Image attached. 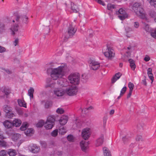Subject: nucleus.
Returning <instances> with one entry per match:
<instances>
[{
	"instance_id": "6ab92c4d",
	"label": "nucleus",
	"mask_w": 156,
	"mask_h": 156,
	"mask_svg": "<svg viewBox=\"0 0 156 156\" xmlns=\"http://www.w3.org/2000/svg\"><path fill=\"white\" fill-rule=\"evenodd\" d=\"M68 117L66 115H63L59 120V122L61 125H64L67 122L68 120Z\"/></svg>"
},
{
	"instance_id": "e433bc0d",
	"label": "nucleus",
	"mask_w": 156,
	"mask_h": 156,
	"mask_svg": "<svg viewBox=\"0 0 156 156\" xmlns=\"http://www.w3.org/2000/svg\"><path fill=\"white\" fill-rule=\"evenodd\" d=\"M44 122L43 120L39 121L36 125L37 127H41L44 125Z\"/></svg>"
},
{
	"instance_id": "423d86ee",
	"label": "nucleus",
	"mask_w": 156,
	"mask_h": 156,
	"mask_svg": "<svg viewBox=\"0 0 156 156\" xmlns=\"http://www.w3.org/2000/svg\"><path fill=\"white\" fill-rule=\"evenodd\" d=\"M55 117L54 115H50L47 118V121L44 124V126L46 129H51L55 124Z\"/></svg>"
},
{
	"instance_id": "0eeeda50",
	"label": "nucleus",
	"mask_w": 156,
	"mask_h": 156,
	"mask_svg": "<svg viewBox=\"0 0 156 156\" xmlns=\"http://www.w3.org/2000/svg\"><path fill=\"white\" fill-rule=\"evenodd\" d=\"M105 56L108 60H111L115 56V53L112 47H107L106 51L104 53Z\"/></svg>"
},
{
	"instance_id": "052dcab7",
	"label": "nucleus",
	"mask_w": 156,
	"mask_h": 156,
	"mask_svg": "<svg viewBox=\"0 0 156 156\" xmlns=\"http://www.w3.org/2000/svg\"><path fill=\"white\" fill-rule=\"evenodd\" d=\"M134 27L136 28H137L139 27V23L137 22H135L134 23Z\"/></svg>"
},
{
	"instance_id": "c9c22d12",
	"label": "nucleus",
	"mask_w": 156,
	"mask_h": 156,
	"mask_svg": "<svg viewBox=\"0 0 156 156\" xmlns=\"http://www.w3.org/2000/svg\"><path fill=\"white\" fill-rule=\"evenodd\" d=\"M3 92L5 94V95L4 96V98H5L6 97V98H7L9 94V90L5 88L3 90Z\"/></svg>"
},
{
	"instance_id": "412c9836",
	"label": "nucleus",
	"mask_w": 156,
	"mask_h": 156,
	"mask_svg": "<svg viewBox=\"0 0 156 156\" xmlns=\"http://www.w3.org/2000/svg\"><path fill=\"white\" fill-rule=\"evenodd\" d=\"M128 61L131 69L133 70H134L136 67L135 61L132 59H129Z\"/></svg>"
},
{
	"instance_id": "7c9ffc66",
	"label": "nucleus",
	"mask_w": 156,
	"mask_h": 156,
	"mask_svg": "<svg viewBox=\"0 0 156 156\" xmlns=\"http://www.w3.org/2000/svg\"><path fill=\"white\" fill-rule=\"evenodd\" d=\"M3 125L6 128H10V121L9 120H5L3 122Z\"/></svg>"
},
{
	"instance_id": "9b49d317",
	"label": "nucleus",
	"mask_w": 156,
	"mask_h": 156,
	"mask_svg": "<svg viewBox=\"0 0 156 156\" xmlns=\"http://www.w3.org/2000/svg\"><path fill=\"white\" fill-rule=\"evenodd\" d=\"M28 148L30 151L34 153L38 152L40 150V147L36 144L30 145Z\"/></svg>"
},
{
	"instance_id": "680f3d73",
	"label": "nucleus",
	"mask_w": 156,
	"mask_h": 156,
	"mask_svg": "<svg viewBox=\"0 0 156 156\" xmlns=\"http://www.w3.org/2000/svg\"><path fill=\"white\" fill-rule=\"evenodd\" d=\"M92 108V107H90L88 108H85L83 109L82 110V112L83 113V112H85L87 110L89 109H91Z\"/></svg>"
},
{
	"instance_id": "a878e982",
	"label": "nucleus",
	"mask_w": 156,
	"mask_h": 156,
	"mask_svg": "<svg viewBox=\"0 0 156 156\" xmlns=\"http://www.w3.org/2000/svg\"><path fill=\"white\" fill-rule=\"evenodd\" d=\"M6 28L5 25L2 23L0 22V34H2L4 32Z\"/></svg>"
},
{
	"instance_id": "f257e3e1",
	"label": "nucleus",
	"mask_w": 156,
	"mask_h": 156,
	"mask_svg": "<svg viewBox=\"0 0 156 156\" xmlns=\"http://www.w3.org/2000/svg\"><path fill=\"white\" fill-rule=\"evenodd\" d=\"M66 68V67L65 66L62 65L52 69L51 74V77L54 80L62 78L65 74Z\"/></svg>"
},
{
	"instance_id": "5701e85b",
	"label": "nucleus",
	"mask_w": 156,
	"mask_h": 156,
	"mask_svg": "<svg viewBox=\"0 0 156 156\" xmlns=\"http://www.w3.org/2000/svg\"><path fill=\"white\" fill-rule=\"evenodd\" d=\"M103 151L104 156H111L110 151L107 147H103Z\"/></svg>"
},
{
	"instance_id": "2eb2a0df",
	"label": "nucleus",
	"mask_w": 156,
	"mask_h": 156,
	"mask_svg": "<svg viewBox=\"0 0 156 156\" xmlns=\"http://www.w3.org/2000/svg\"><path fill=\"white\" fill-rule=\"evenodd\" d=\"M65 93V91L61 88H56L54 90V94L58 97L62 96Z\"/></svg>"
},
{
	"instance_id": "e2e57ef3",
	"label": "nucleus",
	"mask_w": 156,
	"mask_h": 156,
	"mask_svg": "<svg viewBox=\"0 0 156 156\" xmlns=\"http://www.w3.org/2000/svg\"><path fill=\"white\" fill-rule=\"evenodd\" d=\"M142 84L144 85L145 86H147V82H146V79H144V80H142Z\"/></svg>"
},
{
	"instance_id": "09e8293b",
	"label": "nucleus",
	"mask_w": 156,
	"mask_h": 156,
	"mask_svg": "<svg viewBox=\"0 0 156 156\" xmlns=\"http://www.w3.org/2000/svg\"><path fill=\"white\" fill-rule=\"evenodd\" d=\"M130 139V138L127 136H125L123 138V140L124 143H126Z\"/></svg>"
},
{
	"instance_id": "6e6552de",
	"label": "nucleus",
	"mask_w": 156,
	"mask_h": 156,
	"mask_svg": "<svg viewBox=\"0 0 156 156\" xmlns=\"http://www.w3.org/2000/svg\"><path fill=\"white\" fill-rule=\"evenodd\" d=\"M77 91V87L75 85H73L67 88L65 92L69 96H73L76 94Z\"/></svg>"
},
{
	"instance_id": "72a5a7b5",
	"label": "nucleus",
	"mask_w": 156,
	"mask_h": 156,
	"mask_svg": "<svg viewBox=\"0 0 156 156\" xmlns=\"http://www.w3.org/2000/svg\"><path fill=\"white\" fill-rule=\"evenodd\" d=\"M52 105V102L51 101H47L45 103V107L46 108H48Z\"/></svg>"
},
{
	"instance_id": "79ce46f5",
	"label": "nucleus",
	"mask_w": 156,
	"mask_h": 156,
	"mask_svg": "<svg viewBox=\"0 0 156 156\" xmlns=\"http://www.w3.org/2000/svg\"><path fill=\"white\" fill-rule=\"evenodd\" d=\"M58 133V131L57 129H55L51 133V134L53 136L55 137L57 135Z\"/></svg>"
},
{
	"instance_id": "a18cd8bd",
	"label": "nucleus",
	"mask_w": 156,
	"mask_h": 156,
	"mask_svg": "<svg viewBox=\"0 0 156 156\" xmlns=\"http://www.w3.org/2000/svg\"><path fill=\"white\" fill-rule=\"evenodd\" d=\"M0 146L2 147H6V142L3 140H0Z\"/></svg>"
},
{
	"instance_id": "f03ea898",
	"label": "nucleus",
	"mask_w": 156,
	"mask_h": 156,
	"mask_svg": "<svg viewBox=\"0 0 156 156\" xmlns=\"http://www.w3.org/2000/svg\"><path fill=\"white\" fill-rule=\"evenodd\" d=\"M132 9L142 19H144L145 18V14L143 12V9L140 3H135L133 4Z\"/></svg>"
},
{
	"instance_id": "c85d7f7f",
	"label": "nucleus",
	"mask_w": 156,
	"mask_h": 156,
	"mask_svg": "<svg viewBox=\"0 0 156 156\" xmlns=\"http://www.w3.org/2000/svg\"><path fill=\"white\" fill-rule=\"evenodd\" d=\"M67 140L70 142H73L74 141L75 138L74 136L72 135H69L67 137Z\"/></svg>"
},
{
	"instance_id": "7ed1b4c3",
	"label": "nucleus",
	"mask_w": 156,
	"mask_h": 156,
	"mask_svg": "<svg viewBox=\"0 0 156 156\" xmlns=\"http://www.w3.org/2000/svg\"><path fill=\"white\" fill-rule=\"evenodd\" d=\"M13 15L14 17L16 20V23L15 25L12 26L11 28H10V30H11V34L14 35H15L16 32L18 30V23L19 22L20 16L17 12L14 13Z\"/></svg>"
},
{
	"instance_id": "3c124183",
	"label": "nucleus",
	"mask_w": 156,
	"mask_h": 156,
	"mask_svg": "<svg viewBox=\"0 0 156 156\" xmlns=\"http://www.w3.org/2000/svg\"><path fill=\"white\" fill-rule=\"evenodd\" d=\"M151 35L153 38L156 39V30L151 32Z\"/></svg>"
},
{
	"instance_id": "ea45409f",
	"label": "nucleus",
	"mask_w": 156,
	"mask_h": 156,
	"mask_svg": "<svg viewBox=\"0 0 156 156\" xmlns=\"http://www.w3.org/2000/svg\"><path fill=\"white\" fill-rule=\"evenodd\" d=\"M56 112L58 114H62L64 113V110L62 108H58L57 109Z\"/></svg>"
},
{
	"instance_id": "b1692460",
	"label": "nucleus",
	"mask_w": 156,
	"mask_h": 156,
	"mask_svg": "<svg viewBox=\"0 0 156 156\" xmlns=\"http://www.w3.org/2000/svg\"><path fill=\"white\" fill-rule=\"evenodd\" d=\"M58 132L59 134L62 135L66 133V130L65 127L61 126L59 127Z\"/></svg>"
},
{
	"instance_id": "bf43d9fd",
	"label": "nucleus",
	"mask_w": 156,
	"mask_h": 156,
	"mask_svg": "<svg viewBox=\"0 0 156 156\" xmlns=\"http://www.w3.org/2000/svg\"><path fill=\"white\" fill-rule=\"evenodd\" d=\"M54 84H55L54 83H52L51 84H48L45 87H54V86L53 85H54Z\"/></svg>"
},
{
	"instance_id": "58836bf2",
	"label": "nucleus",
	"mask_w": 156,
	"mask_h": 156,
	"mask_svg": "<svg viewBox=\"0 0 156 156\" xmlns=\"http://www.w3.org/2000/svg\"><path fill=\"white\" fill-rule=\"evenodd\" d=\"M134 86V84L130 82H129L128 84V87L129 88V91H133Z\"/></svg>"
},
{
	"instance_id": "ddd939ff",
	"label": "nucleus",
	"mask_w": 156,
	"mask_h": 156,
	"mask_svg": "<svg viewBox=\"0 0 156 156\" xmlns=\"http://www.w3.org/2000/svg\"><path fill=\"white\" fill-rule=\"evenodd\" d=\"M80 146L82 150L86 152L88 149V144L85 140H82L80 143Z\"/></svg>"
},
{
	"instance_id": "6e6d98bb",
	"label": "nucleus",
	"mask_w": 156,
	"mask_h": 156,
	"mask_svg": "<svg viewBox=\"0 0 156 156\" xmlns=\"http://www.w3.org/2000/svg\"><path fill=\"white\" fill-rule=\"evenodd\" d=\"M148 76L150 79L151 80V83H152L154 79V77L153 76V74H150Z\"/></svg>"
},
{
	"instance_id": "4be33fe9",
	"label": "nucleus",
	"mask_w": 156,
	"mask_h": 156,
	"mask_svg": "<svg viewBox=\"0 0 156 156\" xmlns=\"http://www.w3.org/2000/svg\"><path fill=\"white\" fill-rule=\"evenodd\" d=\"M25 134L28 136H31L34 133V131L32 129H28L25 130L24 132Z\"/></svg>"
},
{
	"instance_id": "37998d69",
	"label": "nucleus",
	"mask_w": 156,
	"mask_h": 156,
	"mask_svg": "<svg viewBox=\"0 0 156 156\" xmlns=\"http://www.w3.org/2000/svg\"><path fill=\"white\" fill-rule=\"evenodd\" d=\"M19 42V39L18 38H16L15 39V40L12 42V44L15 46L17 45Z\"/></svg>"
},
{
	"instance_id": "a19ab883",
	"label": "nucleus",
	"mask_w": 156,
	"mask_h": 156,
	"mask_svg": "<svg viewBox=\"0 0 156 156\" xmlns=\"http://www.w3.org/2000/svg\"><path fill=\"white\" fill-rule=\"evenodd\" d=\"M115 8V5L111 4H108L107 5V8L109 10H112V9H114Z\"/></svg>"
},
{
	"instance_id": "774afa93",
	"label": "nucleus",
	"mask_w": 156,
	"mask_h": 156,
	"mask_svg": "<svg viewBox=\"0 0 156 156\" xmlns=\"http://www.w3.org/2000/svg\"><path fill=\"white\" fill-rule=\"evenodd\" d=\"M82 77L83 79H86L87 78V76L85 74H83L82 76Z\"/></svg>"
},
{
	"instance_id": "603ef678",
	"label": "nucleus",
	"mask_w": 156,
	"mask_h": 156,
	"mask_svg": "<svg viewBox=\"0 0 156 156\" xmlns=\"http://www.w3.org/2000/svg\"><path fill=\"white\" fill-rule=\"evenodd\" d=\"M5 51V49L4 47L0 46V53H2Z\"/></svg>"
},
{
	"instance_id": "2f4dec72",
	"label": "nucleus",
	"mask_w": 156,
	"mask_h": 156,
	"mask_svg": "<svg viewBox=\"0 0 156 156\" xmlns=\"http://www.w3.org/2000/svg\"><path fill=\"white\" fill-rule=\"evenodd\" d=\"M136 140L137 142L142 141L143 140L142 136L141 135H138L136 137Z\"/></svg>"
},
{
	"instance_id": "aec40b11",
	"label": "nucleus",
	"mask_w": 156,
	"mask_h": 156,
	"mask_svg": "<svg viewBox=\"0 0 156 156\" xmlns=\"http://www.w3.org/2000/svg\"><path fill=\"white\" fill-rule=\"evenodd\" d=\"M122 75V73H116L115 75L113 76L112 79V83H114L117 80L120 78V77Z\"/></svg>"
},
{
	"instance_id": "39448f33",
	"label": "nucleus",
	"mask_w": 156,
	"mask_h": 156,
	"mask_svg": "<svg viewBox=\"0 0 156 156\" xmlns=\"http://www.w3.org/2000/svg\"><path fill=\"white\" fill-rule=\"evenodd\" d=\"M76 29L72 24L70 25L67 31L65 33L64 37V41H66V40L72 37L75 34Z\"/></svg>"
},
{
	"instance_id": "de8ad7c7",
	"label": "nucleus",
	"mask_w": 156,
	"mask_h": 156,
	"mask_svg": "<svg viewBox=\"0 0 156 156\" xmlns=\"http://www.w3.org/2000/svg\"><path fill=\"white\" fill-rule=\"evenodd\" d=\"M6 154V151L2 150L0 152V156H5Z\"/></svg>"
},
{
	"instance_id": "1a4fd4ad",
	"label": "nucleus",
	"mask_w": 156,
	"mask_h": 156,
	"mask_svg": "<svg viewBox=\"0 0 156 156\" xmlns=\"http://www.w3.org/2000/svg\"><path fill=\"white\" fill-rule=\"evenodd\" d=\"M89 63L90 69L92 70H96L100 67V63L94 60L90 59Z\"/></svg>"
},
{
	"instance_id": "338daca9",
	"label": "nucleus",
	"mask_w": 156,
	"mask_h": 156,
	"mask_svg": "<svg viewBox=\"0 0 156 156\" xmlns=\"http://www.w3.org/2000/svg\"><path fill=\"white\" fill-rule=\"evenodd\" d=\"M125 55L126 56H127L128 57H129L130 55V52L129 51H126Z\"/></svg>"
},
{
	"instance_id": "f704fd0d",
	"label": "nucleus",
	"mask_w": 156,
	"mask_h": 156,
	"mask_svg": "<svg viewBox=\"0 0 156 156\" xmlns=\"http://www.w3.org/2000/svg\"><path fill=\"white\" fill-rule=\"evenodd\" d=\"M148 2L151 5L156 9V0H148Z\"/></svg>"
},
{
	"instance_id": "393cba45",
	"label": "nucleus",
	"mask_w": 156,
	"mask_h": 156,
	"mask_svg": "<svg viewBox=\"0 0 156 156\" xmlns=\"http://www.w3.org/2000/svg\"><path fill=\"white\" fill-rule=\"evenodd\" d=\"M34 90L33 88L30 87L28 90V95L30 96V98H33V93Z\"/></svg>"
},
{
	"instance_id": "4d7b16f0",
	"label": "nucleus",
	"mask_w": 156,
	"mask_h": 156,
	"mask_svg": "<svg viewBox=\"0 0 156 156\" xmlns=\"http://www.w3.org/2000/svg\"><path fill=\"white\" fill-rule=\"evenodd\" d=\"M150 57L148 55H146L145 58H144V60L146 62L149 61L150 60Z\"/></svg>"
},
{
	"instance_id": "cd10ccee",
	"label": "nucleus",
	"mask_w": 156,
	"mask_h": 156,
	"mask_svg": "<svg viewBox=\"0 0 156 156\" xmlns=\"http://www.w3.org/2000/svg\"><path fill=\"white\" fill-rule=\"evenodd\" d=\"M20 136V135L18 133L14 134L12 135V139L13 141L17 140Z\"/></svg>"
},
{
	"instance_id": "9d476101",
	"label": "nucleus",
	"mask_w": 156,
	"mask_h": 156,
	"mask_svg": "<svg viewBox=\"0 0 156 156\" xmlns=\"http://www.w3.org/2000/svg\"><path fill=\"white\" fill-rule=\"evenodd\" d=\"M116 14H119L118 17L122 20L127 18L128 16L125 11L122 9H120L118 12H116Z\"/></svg>"
},
{
	"instance_id": "8fccbe9b",
	"label": "nucleus",
	"mask_w": 156,
	"mask_h": 156,
	"mask_svg": "<svg viewBox=\"0 0 156 156\" xmlns=\"http://www.w3.org/2000/svg\"><path fill=\"white\" fill-rule=\"evenodd\" d=\"M71 9L73 11V12H78V11L76 9V6L74 5L72 6Z\"/></svg>"
},
{
	"instance_id": "f3484780",
	"label": "nucleus",
	"mask_w": 156,
	"mask_h": 156,
	"mask_svg": "<svg viewBox=\"0 0 156 156\" xmlns=\"http://www.w3.org/2000/svg\"><path fill=\"white\" fill-rule=\"evenodd\" d=\"M4 112L5 113V116L6 118H10V107L7 105H4L3 108Z\"/></svg>"
},
{
	"instance_id": "4468645a",
	"label": "nucleus",
	"mask_w": 156,
	"mask_h": 156,
	"mask_svg": "<svg viewBox=\"0 0 156 156\" xmlns=\"http://www.w3.org/2000/svg\"><path fill=\"white\" fill-rule=\"evenodd\" d=\"M57 84L61 87H66L68 85L69 82L66 79L63 78L58 80Z\"/></svg>"
},
{
	"instance_id": "49530a36",
	"label": "nucleus",
	"mask_w": 156,
	"mask_h": 156,
	"mask_svg": "<svg viewBox=\"0 0 156 156\" xmlns=\"http://www.w3.org/2000/svg\"><path fill=\"white\" fill-rule=\"evenodd\" d=\"M127 88L126 87H123L121 90L120 92L121 95H122L126 92Z\"/></svg>"
},
{
	"instance_id": "c756f323",
	"label": "nucleus",
	"mask_w": 156,
	"mask_h": 156,
	"mask_svg": "<svg viewBox=\"0 0 156 156\" xmlns=\"http://www.w3.org/2000/svg\"><path fill=\"white\" fill-rule=\"evenodd\" d=\"M149 16L152 18H155L156 16V12L152 10H151L149 12Z\"/></svg>"
},
{
	"instance_id": "4c0bfd02",
	"label": "nucleus",
	"mask_w": 156,
	"mask_h": 156,
	"mask_svg": "<svg viewBox=\"0 0 156 156\" xmlns=\"http://www.w3.org/2000/svg\"><path fill=\"white\" fill-rule=\"evenodd\" d=\"M16 154L17 151L15 150L10 149V156H15Z\"/></svg>"
},
{
	"instance_id": "69168bd1",
	"label": "nucleus",
	"mask_w": 156,
	"mask_h": 156,
	"mask_svg": "<svg viewBox=\"0 0 156 156\" xmlns=\"http://www.w3.org/2000/svg\"><path fill=\"white\" fill-rule=\"evenodd\" d=\"M132 92V91H129V93L128 94L127 96V98H130L131 96V95Z\"/></svg>"
},
{
	"instance_id": "a211bd4d",
	"label": "nucleus",
	"mask_w": 156,
	"mask_h": 156,
	"mask_svg": "<svg viewBox=\"0 0 156 156\" xmlns=\"http://www.w3.org/2000/svg\"><path fill=\"white\" fill-rule=\"evenodd\" d=\"M21 123V121L20 119H16L13 121L12 123L10 122V128L12 127V126H11V125H12V126L17 127L20 126Z\"/></svg>"
},
{
	"instance_id": "864d4df0",
	"label": "nucleus",
	"mask_w": 156,
	"mask_h": 156,
	"mask_svg": "<svg viewBox=\"0 0 156 156\" xmlns=\"http://www.w3.org/2000/svg\"><path fill=\"white\" fill-rule=\"evenodd\" d=\"M41 145L43 147L45 148L47 146L46 143L44 141L41 142Z\"/></svg>"
},
{
	"instance_id": "20e7f679",
	"label": "nucleus",
	"mask_w": 156,
	"mask_h": 156,
	"mask_svg": "<svg viewBox=\"0 0 156 156\" xmlns=\"http://www.w3.org/2000/svg\"><path fill=\"white\" fill-rule=\"evenodd\" d=\"M68 79L70 83L74 85L79 84L80 81V76L78 73L71 74L69 75Z\"/></svg>"
},
{
	"instance_id": "13d9d810",
	"label": "nucleus",
	"mask_w": 156,
	"mask_h": 156,
	"mask_svg": "<svg viewBox=\"0 0 156 156\" xmlns=\"http://www.w3.org/2000/svg\"><path fill=\"white\" fill-rule=\"evenodd\" d=\"M95 1L96 2H97L98 3H99L103 5H105V4L101 0H95Z\"/></svg>"
},
{
	"instance_id": "f8f14e48",
	"label": "nucleus",
	"mask_w": 156,
	"mask_h": 156,
	"mask_svg": "<svg viewBox=\"0 0 156 156\" xmlns=\"http://www.w3.org/2000/svg\"><path fill=\"white\" fill-rule=\"evenodd\" d=\"M90 134L89 129L86 128L83 130L82 135L83 138L85 140L87 139L90 137Z\"/></svg>"
},
{
	"instance_id": "473e14b6",
	"label": "nucleus",
	"mask_w": 156,
	"mask_h": 156,
	"mask_svg": "<svg viewBox=\"0 0 156 156\" xmlns=\"http://www.w3.org/2000/svg\"><path fill=\"white\" fill-rule=\"evenodd\" d=\"M27 127V122H25L23 123L21 127L20 128V129L22 130H25Z\"/></svg>"
},
{
	"instance_id": "c03bdc74",
	"label": "nucleus",
	"mask_w": 156,
	"mask_h": 156,
	"mask_svg": "<svg viewBox=\"0 0 156 156\" xmlns=\"http://www.w3.org/2000/svg\"><path fill=\"white\" fill-rule=\"evenodd\" d=\"M144 28L145 30L147 32H148L150 30V29L149 27V26L148 24L146 23H144Z\"/></svg>"
},
{
	"instance_id": "dca6fc26",
	"label": "nucleus",
	"mask_w": 156,
	"mask_h": 156,
	"mask_svg": "<svg viewBox=\"0 0 156 156\" xmlns=\"http://www.w3.org/2000/svg\"><path fill=\"white\" fill-rule=\"evenodd\" d=\"M104 135L103 134L101 135L96 140L95 145L97 147L102 145L104 142Z\"/></svg>"
},
{
	"instance_id": "0e129e2a",
	"label": "nucleus",
	"mask_w": 156,
	"mask_h": 156,
	"mask_svg": "<svg viewBox=\"0 0 156 156\" xmlns=\"http://www.w3.org/2000/svg\"><path fill=\"white\" fill-rule=\"evenodd\" d=\"M137 127L139 130H142L143 129V127L140 125H138L137 126Z\"/></svg>"
},
{
	"instance_id": "5fc2aeb1",
	"label": "nucleus",
	"mask_w": 156,
	"mask_h": 156,
	"mask_svg": "<svg viewBox=\"0 0 156 156\" xmlns=\"http://www.w3.org/2000/svg\"><path fill=\"white\" fill-rule=\"evenodd\" d=\"M152 69L151 68H149L147 69V74L148 75L150 74H153L151 73Z\"/></svg>"
},
{
	"instance_id": "bb28decb",
	"label": "nucleus",
	"mask_w": 156,
	"mask_h": 156,
	"mask_svg": "<svg viewBox=\"0 0 156 156\" xmlns=\"http://www.w3.org/2000/svg\"><path fill=\"white\" fill-rule=\"evenodd\" d=\"M18 103L20 106L26 108L27 106L26 104L25 103L24 101H23L21 100L18 99Z\"/></svg>"
}]
</instances>
